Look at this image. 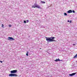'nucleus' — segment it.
<instances>
[{"label": "nucleus", "mask_w": 77, "mask_h": 77, "mask_svg": "<svg viewBox=\"0 0 77 77\" xmlns=\"http://www.w3.org/2000/svg\"><path fill=\"white\" fill-rule=\"evenodd\" d=\"M17 72V70H12L11 71V74H14V73H16Z\"/></svg>", "instance_id": "nucleus-3"}, {"label": "nucleus", "mask_w": 77, "mask_h": 77, "mask_svg": "<svg viewBox=\"0 0 77 77\" xmlns=\"http://www.w3.org/2000/svg\"><path fill=\"white\" fill-rule=\"evenodd\" d=\"M9 76H11V77H17L18 75L15 74H11L9 75Z\"/></svg>", "instance_id": "nucleus-2"}, {"label": "nucleus", "mask_w": 77, "mask_h": 77, "mask_svg": "<svg viewBox=\"0 0 77 77\" xmlns=\"http://www.w3.org/2000/svg\"><path fill=\"white\" fill-rule=\"evenodd\" d=\"M26 23H29V20H26Z\"/></svg>", "instance_id": "nucleus-18"}, {"label": "nucleus", "mask_w": 77, "mask_h": 77, "mask_svg": "<svg viewBox=\"0 0 77 77\" xmlns=\"http://www.w3.org/2000/svg\"><path fill=\"white\" fill-rule=\"evenodd\" d=\"M72 11L73 13H75V11H74V10H72Z\"/></svg>", "instance_id": "nucleus-17"}, {"label": "nucleus", "mask_w": 77, "mask_h": 77, "mask_svg": "<svg viewBox=\"0 0 77 77\" xmlns=\"http://www.w3.org/2000/svg\"><path fill=\"white\" fill-rule=\"evenodd\" d=\"M36 8H38V9H40V8H41V7H40V6H39V5H36Z\"/></svg>", "instance_id": "nucleus-8"}, {"label": "nucleus", "mask_w": 77, "mask_h": 77, "mask_svg": "<svg viewBox=\"0 0 77 77\" xmlns=\"http://www.w3.org/2000/svg\"><path fill=\"white\" fill-rule=\"evenodd\" d=\"M67 22H69V20H68V21H67Z\"/></svg>", "instance_id": "nucleus-22"}, {"label": "nucleus", "mask_w": 77, "mask_h": 77, "mask_svg": "<svg viewBox=\"0 0 77 77\" xmlns=\"http://www.w3.org/2000/svg\"><path fill=\"white\" fill-rule=\"evenodd\" d=\"M75 45V44H73V45Z\"/></svg>", "instance_id": "nucleus-21"}, {"label": "nucleus", "mask_w": 77, "mask_h": 77, "mask_svg": "<svg viewBox=\"0 0 77 77\" xmlns=\"http://www.w3.org/2000/svg\"><path fill=\"white\" fill-rule=\"evenodd\" d=\"M40 49H41V48H40Z\"/></svg>", "instance_id": "nucleus-23"}, {"label": "nucleus", "mask_w": 77, "mask_h": 77, "mask_svg": "<svg viewBox=\"0 0 77 77\" xmlns=\"http://www.w3.org/2000/svg\"><path fill=\"white\" fill-rule=\"evenodd\" d=\"M24 23H26V20L24 21Z\"/></svg>", "instance_id": "nucleus-19"}, {"label": "nucleus", "mask_w": 77, "mask_h": 77, "mask_svg": "<svg viewBox=\"0 0 77 77\" xmlns=\"http://www.w3.org/2000/svg\"><path fill=\"white\" fill-rule=\"evenodd\" d=\"M8 40H11V39L12 40H14V39H13L12 37H9L8 38Z\"/></svg>", "instance_id": "nucleus-6"}, {"label": "nucleus", "mask_w": 77, "mask_h": 77, "mask_svg": "<svg viewBox=\"0 0 77 77\" xmlns=\"http://www.w3.org/2000/svg\"><path fill=\"white\" fill-rule=\"evenodd\" d=\"M3 26H4V25H3V24H2V27H3Z\"/></svg>", "instance_id": "nucleus-14"}, {"label": "nucleus", "mask_w": 77, "mask_h": 77, "mask_svg": "<svg viewBox=\"0 0 77 77\" xmlns=\"http://www.w3.org/2000/svg\"><path fill=\"white\" fill-rule=\"evenodd\" d=\"M67 12L69 14H70V13H72V11L71 10H69L67 11Z\"/></svg>", "instance_id": "nucleus-9"}, {"label": "nucleus", "mask_w": 77, "mask_h": 77, "mask_svg": "<svg viewBox=\"0 0 77 77\" xmlns=\"http://www.w3.org/2000/svg\"><path fill=\"white\" fill-rule=\"evenodd\" d=\"M36 4H34V5L32 7V8H36Z\"/></svg>", "instance_id": "nucleus-5"}, {"label": "nucleus", "mask_w": 77, "mask_h": 77, "mask_svg": "<svg viewBox=\"0 0 77 77\" xmlns=\"http://www.w3.org/2000/svg\"><path fill=\"white\" fill-rule=\"evenodd\" d=\"M77 54H76L73 57V59L77 58Z\"/></svg>", "instance_id": "nucleus-10"}, {"label": "nucleus", "mask_w": 77, "mask_h": 77, "mask_svg": "<svg viewBox=\"0 0 77 77\" xmlns=\"http://www.w3.org/2000/svg\"><path fill=\"white\" fill-rule=\"evenodd\" d=\"M0 62H1V63H2V62H3L2 61H0Z\"/></svg>", "instance_id": "nucleus-20"}, {"label": "nucleus", "mask_w": 77, "mask_h": 77, "mask_svg": "<svg viewBox=\"0 0 77 77\" xmlns=\"http://www.w3.org/2000/svg\"><path fill=\"white\" fill-rule=\"evenodd\" d=\"M41 2L42 3H43V4H45V2H44V1H42Z\"/></svg>", "instance_id": "nucleus-11"}, {"label": "nucleus", "mask_w": 77, "mask_h": 77, "mask_svg": "<svg viewBox=\"0 0 77 77\" xmlns=\"http://www.w3.org/2000/svg\"><path fill=\"white\" fill-rule=\"evenodd\" d=\"M64 15L67 16V14L66 13H64Z\"/></svg>", "instance_id": "nucleus-12"}, {"label": "nucleus", "mask_w": 77, "mask_h": 77, "mask_svg": "<svg viewBox=\"0 0 77 77\" xmlns=\"http://www.w3.org/2000/svg\"><path fill=\"white\" fill-rule=\"evenodd\" d=\"M26 56H28V52H27V53L26 54Z\"/></svg>", "instance_id": "nucleus-16"}, {"label": "nucleus", "mask_w": 77, "mask_h": 77, "mask_svg": "<svg viewBox=\"0 0 77 77\" xmlns=\"http://www.w3.org/2000/svg\"><path fill=\"white\" fill-rule=\"evenodd\" d=\"M75 74H76V73H73L71 74H70L69 75H70V76H72V75H75Z\"/></svg>", "instance_id": "nucleus-7"}, {"label": "nucleus", "mask_w": 77, "mask_h": 77, "mask_svg": "<svg viewBox=\"0 0 77 77\" xmlns=\"http://www.w3.org/2000/svg\"><path fill=\"white\" fill-rule=\"evenodd\" d=\"M45 38L46 40L47 41H48V42H53V41H54V42H56V40H54V39L55 38L54 37H45Z\"/></svg>", "instance_id": "nucleus-1"}, {"label": "nucleus", "mask_w": 77, "mask_h": 77, "mask_svg": "<svg viewBox=\"0 0 77 77\" xmlns=\"http://www.w3.org/2000/svg\"><path fill=\"white\" fill-rule=\"evenodd\" d=\"M54 61L55 62H57V61H59V62L61 61L62 62V60H60L59 58H58V59H56L55 60H54Z\"/></svg>", "instance_id": "nucleus-4"}, {"label": "nucleus", "mask_w": 77, "mask_h": 77, "mask_svg": "<svg viewBox=\"0 0 77 77\" xmlns=\"http://www.w3.org/2000/svg\"><path fill=\"white\" fill-rule=\"evenodd\" d=\"M8 26H9L10 27H11V26H12L11 25V24H10L8 25Z\"/></svg>", "instance_id": "nucleus-13"}, {"label": "nucleus", "mask_w": 77, "mask_h": 77, "mask_svg": "<svg viewBox=\"0 0 77 77\" xmlns=\"http://www.w3.org/2000/svg\"><path fill=\"white\" fill-rule=\"evenodd\" d=\"M69 22L70 23H72V21L71 20H70Z\"/></svg>", "instance_id": "nucleus-15"}]
</instances>
